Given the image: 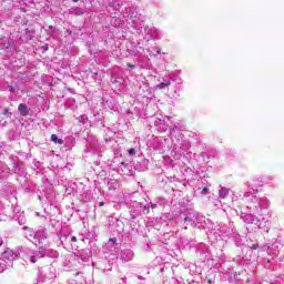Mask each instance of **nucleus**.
<instances>
[{
  "label": "nucleus",
  "instance_id": "obj_1",
  "mask_svg": "<svg viewBox=\"0 0 284 284\" xmlns=\"http://www.w3.org/2000/svg\"><path fill=\"white\" fill-rule=\"evenodd\" d=\"M270 207V200L263 196L260 197L257 205L255 206L256 214H263V210H267Z\"/></svg>",
  "mask_w": 284,
  "mask_h": 284
},
{
  "label": "nucleus",
  "instance_id": "obj_2",
  "mask_svg": "<svg viewBox=\"0 0 284 284\" xmlns=\"http://www.w3.org/2000/svg\"><path fill=\"white\" fill-rule=\"evenodd\" d=\"M150 161L144 158H140L135 163H134V169L138 170V172H145V169L148 168Z\"/></svg>",
  "mask_w": 284,
  "mask_h": 284
},
{
  "label": "nucleus",
  "instance_id": "obj_3",
  "mask_svg": "<svg viewBox=\"0 0 284 284\" xmlns=\"http://www.w3.org/2000/svg\"><path fill=\"white\" fill-rule=\"evenodd\" d=\"M244 223L258 225V217L254 214H244L241 216Z\"/></svg>",
  "mask_w": 284,
  "mask_h": 284
},
{
  "label": "nucleus",
  "instance_id": "obj_4",
  "mask_svg": "<svg viewBox=\"0 0 284 284\" xmlns=\"http://www.w3.org/2000/svg\"><path fill=\"white\" fill-rule=\"evenodd\" d=\"M215 234H217L220 239H225V236H230L232 234V229L227 226H221L220 229H217Z\"/></svg>",
  "mask_w": 284,
  "mask_h": 284
},
{
  "label": "nucleus",
  "instance_id": "obj_5",
  "mask_svg": "<svg viewBox=\"0 0 284 284\" xmlns=\"http://www.w3.org/2000/svg\"><path fill=\"white\" fill-rule=\"evenodd\" d=\"M144 32H146V34L149 36V37H146V41H150V39H159V32L156 31V29L155 28H148V27H145L144 28Z\"/></svg>",
  "mask_w": 284,
  "mask_h": 284
},
{
  "label": "nucleus",
  "instance_id": "obj_6",
  "mask_svg": "<svg viewBox=\"0 0 284 284\" xmlns=\"http://www.w3.org/2000/svg\"><path fill=\"white\" fill-rule=\"evenodd\" d=\"M34 239L39 241V244H41L42 241H45V239H48V232L45 231V229H41L38 232H36Z\"/></svg>",
  "mask_w": 284,
  "mask_h": 284
},
{
  "label": "nucleus",
  "instance_id": "obj_7",
  "mask_svg": "<svg viewBox=\"0 0 284 284\" xmlns=\"http://www.w3.org/2000/svg\"><path fill=\"white\" fill-rule=\"evenodd\" d=\"M0 48L2 50H10V48H12V40H9L6 37H1L0 38Z\"/></svg>",
  "mask_w": 284,
  "mask_h": 284
},
{
  "label": "nucleus",
  "instance_id": "obj_8",
  "mask_svg": "<svg viewBox=\"0 0 284 284\" xmlns=\"http://www.w3.org/2000/svg\"><path fill=\"white\" fill-rule=\"evenodd\" d=\"M2 258H4V261H14L17 258V254L13 250L8 248L2 253Z\"/></svg>",
  "mask_w": 284,
  "mask_h": 284
},
{
  "label": "nucleus",
  "instance_id": "obj_9",
  "mask_svg": "<svg viewBox=\"0 0 284 284\" xmlns=\"http://www.w3.org/2000/svg\"><path fill=\"white\" fill-rule=\"evenodd\" d=\"M91 257H92L91 250L81 251V253H80L81 261H83L84 263H88V262H90Z\"/></svg>",
  "mask_w": 284,
  "mask_h": 284
},
{
  "label": "nucleus",
  "instance_id": "obj_10",
  "mask_svg": "<svg viewBox=\"0 0 284 284\" xmlns=\"http://www.w3.org/2000/svg\"><path fill=\"white\" fill-rule=\"evenodd\" d=\"M10 171L12 172V174H19V172H21V169L19 168V163L13 158L11 159Z\"/></svg>",
  "mask_w": 284,
  "mask_h": 284
},
{
  "label": "nucleus",
  "instance_id": "obj_11",
  "mask_svg": "<svg viewBox=\"0 0 284 284\" xmlns=\"http://www.w3.org/2000/svg\"><path fill=\"white\" fill-rule=\"evenodd\" d=\"M230 195V189L225 186H221L219 190V199H227Z\"/></svg>",
  "mask_w": 284,
  "mask_h": 284
},
{
  "label": "nucleus",
  "instance_id": "obj_12",
  "mask_svg": "<svg viewBox=\"0 0 284 284\" xmlns=\"http://www.w3.org/2000/svg\"><path fill=\"white\" fill-rule=\"evenodd\" d=\"M18 110L22 116H28V114H30V110L24 103L19 104Z\"/></svg>",
  "mask_w": 284,
  "mask_h": 284
},
{
  "label": "nucleus",
  "instance_id": "obj_13",
  "mask_svg": "<svg viewBox=\"0 0 284 284\" xmlns=\"http://www.w3.org/2000/svg\"><path fill=\"white\" fill-rule=\"evenodd\" d=\"M132 256H134V253H132V251H130V250L122 251V253H121V258H123V261H125V262L131 261Z\"/></svg>",
  "mask_w": 284,
  "mask_h": 284
},
{
  "label": "nucleus",
  "instance_id": "obj_14",
  "mask_svg": "<svg viewBox=\"0 0 284 284\" xmlns=\"http://www.w3.org/2000/svg\"><path fill=\"white\" fill-rule=\"evenodd\" d=\"M33 254L37 256V258H43V256L47 254V248L44 246H40L39 250Z\"/></svg>",
  "mask_w": 284,
  "mask_h": 284
},
{
  "label": "nucleus",
  "instance_id": "obj_15",
  "mask_svg": "<svg viewBox=\"0 0 284 284\" xmlns=\"http://www.w3.org/2000/svg\"><path fill=\"white\" fill-rule=\"evenodd\" d=\"M124 19H126V21H132V19H134V11L132 9H126V12L124 13Z\"/></svg>",
  "mask_w": 284,
  "mask_h": 284
},
{
  "label": "nucleus",
  "instance_id": "obj_16",
  "mask_svg": "<svg viewBox=\"0 0 284 284\" xmlns=\"http://www.w3.org/2000/svg\"><path fill=\"white\" fill-rule=\"evenodd\" d=\"M89 148L97 152L99 150V141L97 140L89 141Z\"/></svg>",
  "mask_w": 284,
  "mask_h": 284
},
{
  "label": "nucleus",
  "instance_id": "obj_17",
  "mask_svg": "<svg viewBox=\"0 0 284 284\" xmlns=\"http://www.w3.org/2000/svg\"><path fill=\"white\" fill-rule=\"evenodd\" d=\"M51 141L53 143H58V145H63V140L59 139V136H57V134L51 135Z\"/></svg>",
  "mask_w": 284,
  "mask_h": 284
},
{
  "label": "nucleus",
  "instance_id": "obj_18",
  "mask_svg": "<svg viewBox=\"0 0 284 284\" xmlns=\"http://www.w3.org/2000/svg\"><path fill=\"white\" fill-rule=\"evenodd\" d=\"M47 256L50 258H57L59 256V253L54 250L47 251Z\"/></svg>",
  "mask_w": 284,
  "mask_h": 284
},
{
  "label": "nucleus",
  "instance_id": "obj_19",
  "mask_svg": "<svg viewBox=\"0 0 284 284\" xmlns=\"http://www.w3.org/2000/svg\"><path fill=\"white\" fill-rule=\"evenodd\" d=\"M171 84L170 81H164L158 85L159 90H165Z\"/></svg>",
  "mask_w": 284,
  "mask_h": 284
},
{
  "label": "nucleus",
  "instance_id": "obj_20",
  "mask_svg": "<svg viewBox=\"0 0 284 284\" xmlns=\"http://www.w3.org/2000/svg\"><path fill=\"white\" fill-rule=\"evenodd\" d=\"M139 211H131L130 212V217H131V221H134L138 216H139Z\"/></svg>",
  "mask_w": 284,
  "mask_h": 284
},
{
  "label": "nucleus",
  "instance_id": "obj_21",
  "mask_svg": "<svg viewBox=\"0 0 284 284\" xmlns=\"http://www.w3.org/2000/svg\"><path fill=\"white\" fill-rule=\"evenodd\" d=\"M79 121H80V123H87V121H88V115H85V114L81 115V116L79 118Z\"/></svg>",
  "mask_w": 284,
  "mask_h": 284
},
{
  "label": "nucleus",
  "instance_id": "obj_22",
  "mask_svg": "<svg viewBox=\"0 0 284 284\" xmlns=\"http://www.w3.org/2000/svg\"><path fill=\"white\" fill-rule=\"evenodd\" d=\"M37 261H39V257H37V255L33 253V255L30 256V262L37 263Z\"/></svg>",
  "mask_w": 284,
  "mask_h": 284
},
{
  "label": "nucleus",
  "instance_id": "obj_23",
  "mask_svg": "<svg viewBox=\"0 0 284 284\" xmlns=\"http://www.w3.org/2000/svg\"><path fill=\"white\" fill-rule=\"evenodd\" d=\"M3 114H4V116H12V113L10 112V109H4L3 110Z\"/></svg>",
  "mask_w": 284,
  "mask_h": 284
},
{
  "label": "nucleus",
  "instance_id": "obj_24",
  "mask_svg": "<svg viewBox=\"0 0 284 284\" xmlns=\"http://www.w3.org/2000/svg\"><path fill=\"white\" fill-rule=\"evenodd\" d=\"M6 272V263H0V273Z\"/></svg>",
  "mask_w": 284,
  "mask_h": 284
},
{
  "label": "nucleus",
  "instance_id": "obj_25",
  "mask_svg": "<svg viewBox=\"0 0 284 284\" xmlns=\"http://www.w3.org/2000/svg\"><path fill=\"white\" fill-rule=\"evenodd\" d=\"M207 192H210V189H209L207 186H205V187L202 190V193L207 194Z\"/></svg>",
  "mask_w": 284,
  "mask_h": 284
},
{
  "label": "nucleus",
  "instance_id": "obj_26",
  "mask_svg": "<svg viewBox=\"0 0 284 284\" xmlns=\"http://www.w3.org/2000/svg\"><path fill=\"white\" fill-rule=\"evenodd\" d=\"M129 154H131V155H132V154H136V150L130 149V150H129Z\"/></svg>",
  "mask_w": 284,
  "mask_h": 284
},
{
  "label": "nucleus",
  "instance_id": "obj_27",
  "mask_svg": "<svg viewBox=\"0 0 284 284\" xmlns=\"http://www.w3.org/2000/svg\"><path fill=\"white\" fill-rule=\"evenodd\" d=\"M251 250H258V244H253V245L251 246Z\"/></svg>",
  "mask_w": 284,
  "mask_h": 284
},
{
  "label": "nucleus",
  "instance_id": "obj_28",
  "mask_svg": "<svg viewBox=\"0 0 284 284\" xmlns=\"http://www.w3.org/2000/svg\"><path fill=\"white\" fill-rule=\"evenodd\" d=\"M8 90H9V92H14V87L9 85V87H8Z\"/></svg>",
  "mask_w": 284,
  "mask_h": 284
},
{
  "label": "nucleus",
  "instance_id": "obj_29",
  "mask_svg": "<svg viewBox=\"0 0 284 284\" xmlns=\"http://www.w3.org/2000/svg\"><path fill=\"white\" fill-rule=\"evenodd\" d=\"M71 243H77V236H71Z\"/></svg>",
  "mask_w": 284,
  "mask_h": 284
},
{
  "label": "nucleus",
  "instance_id": "obj_30",
  "mask_svg": "<svg viewBox=\"0 0 284 284\" xmlns=\"http://www.w3.org/2000/svg\"><path fill=\"white\" fill-rule=\"evenodd\" d=\"M155 50L158 54H161V48L156 47Z\"/></svg>",
  "mask_w": 284,
  "mask_h": 284
},
{
  "label": "nucleus",
  "instance_id": "obj_31",
  "mask_svg": "<svg viewBox=\"0 0 284 284\" xmlns=\"http://www.w3.org/2000/svg\"><path fill=\"white\" fill-rule=\"evenodd\" d=\"M128 68H131L132 70H134V64L128 63Z\"/></svg>",
  "mask_w": 284,
  "mask_h": 284
},
{
  "label": "nucleus",
  "instance_id": "obj_32",
  "mask_svg": "<svg viewBox=\"0 0 284 284\" xmlns=\"http://www.w3.org/2000/svg\"><path fill=\"white\" fill-rule=\"evenodd\" d=\"M139 281H145V277L138 275Z\"/></svg>",
  "mask_w": 284,
  "mask_h": 284
},
{
  "label": "nucleus",
  "instance_id": "obj_33",
  "mask_svg": "<svg viewBox=\"0 0 284 284\" xmlns=\"http://www.w3.org/2000/svg\"><path fill=\"white\" fill-rule=\"evenodd\" d=\"M136 32H138V34H141V32H143V30L141 28H138Z\"/></svg>",
  "mask_w": 284,
  "mask_h": 284
},
{
  "label": "nucleus",
  "instance_id": "obj_34",
  "mask_svg": "<svg viewBox=\"0 0 284 284\" xmlns=\"http://www.w3.org/2000/svg\"><path fill=\"white\" fill-rule=\"evenodd\" d=\"M151 207H152V210H156V204L151 203Z\"/></svg>",
  "mask_w": 284,
  "mask_h": 284
},
{
  "label": "nucleus",
  "instance_id": "obj_35",
  "mask_svg": "<svg viewBox=\"0 0 284 284\" xmlns=\"http://www.w3.org/2000/svg\"><path fill=\"white\" fill-rule=\"evenodd\" d=\"M135 205H136V207H143L142 203H136Z\"/></svg>",
  "mask_w": 284,
  "mask_h": 284
},
{
  "label": "nucleus",
  "instance_id": "obj_36",
  "mask_svg": "<svg viewBox=\"0 0 284 284\" xmlns=\"http://www.w3.org/2000/svg\"><path fill=\"white\" fill-rule=\"evenodd\" d=\"M112 243H116V239H110Z\"/></svg>",
  "mask_w": 284,
  "mask_h": 284
},
{
  "label": "nucleus",
  "instance_id": "obj_37",
  "mask_svg": "<svg viewBox=\"0 0 284 284\" xmlns=\"http://www.w3.org/2000/svg\"><path fill=\"white\" fill-rule=\"evenodd\" d=\"M148 209V212H150V207H148V206H144V210H146Z\"/></svg>",
  "mask_w": 284,
  "mask_h": 284
},
{
  "label": "nucleus",
  "instance_id": "obj_38",
  "mask_svg": "<svg viewBox=\"0 0 284 284\" xmlns=\"http://www.w3.org/2000/svg\"><path fill=\"white\" fill-rule=\"evenodd\" d=\"M78 10V12H81V13H83V11H81V9H77Z\"/></svg>",
  "mask_w": 284,
  "mask_h": 284
},
{
  "label": "nucleus",
  "instance_id": "obj_39",
  "mask_svg": "<svg viewBox=\"0 0 284 284\" xmlns=\"http://www.w3.org/2000/svg\"><path fill=\"white\" fill-rule=\"evenodd\" d=\"M184 221H190V217H185Z\"/></svg>",
  "mask_w": 284,
  "mask_h": 284
},
{
  "label": "nucleus",
  "instance_id": "obj_40",
  "mask_svg": "<svg viewBox=\"0 0 284 284\" xmlns=\"http://www.w3.org/2000/svg\"><path fill=\"white\" fill-rule=\"evenodd\" d=\"M102 205H103V202H100V207H102Z\"/></svg>",
  "mask_w": 284,
  "mask_h": 284
},
{
  "label": "nucleus",
  "instance_id": "obj_41",
  "mask_svg": "<svg viewBox=\"0 0 284 284\" xmlns=\"http://www.w3.org/2000/svg\"><path fill=\"white\" fill-rule=\"evenodd\" d=\"M68 33L72 34V32L70 30L67 31Z\"/></svg>",
  "mask_w": 284,
  "mask_h": 284
},
{
  "label": "nucleus",
  "instance_id": "obj_42",
  "mask_svg": "<svg viewBox=\"0 0 284 284\" xmlns=\"http://www.w3.org/2000/svg\"><path fill=\"white\" fill-rule=\"evenodd\" d=\"M77 1H79V0H73L74 3H77Z\"/></svg>",
  "mask_w": 284,
  "mask_h": 284
}]
</instances>
